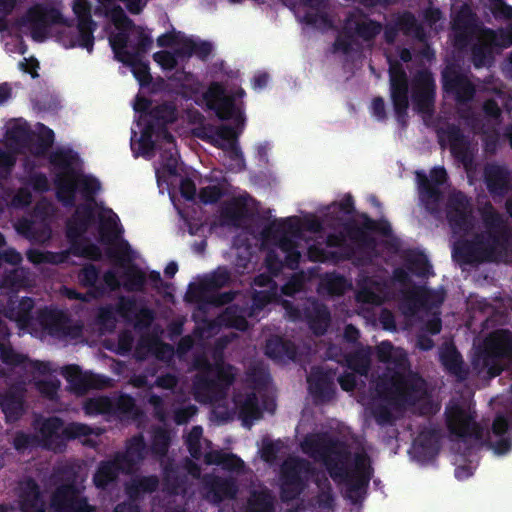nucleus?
<instances>
[{
	"label": "nucleus",
	"instance_id": "18",
	"mask_svg": "<svg viewBox=\"0 0 512 512\" xmlns=\"http://www.w3.org/2000/svg\"><path fill=\"white\" fill-rule=\"evenodd\" d=\"M204 97L207 107L213 110L220 120H234L237 127L244 126L245 117L242 111L236 106L233 97L225 95V90L220 84H213Z\"/></svg>",
	"mask_w": 512,
	"mask_h": 512
},
{
	"label": "nucleus",
	"instance_id": "8",
	"mask_svg": "<svg viewBox=\"0 0 512 512\" xmlns=\"http://www.w3.org/2000/svg\"><path fill=\"white\" fill-rule=\"evenodd\" d=\"M72 11L76 16L77 25L65 27L57 32V41L66 49L80 47L89 53L94 48V32L97 24L92 18V4L89 0H73Z\"/></svg>",
	"mask_w": 512,
	"mask_h": 512
},
{
	"label": "nucleus",
	"instance_id": "19",
	"mask_svg": "<svg viewBox=\"0 0 512 512\" xmlns=\"http://www.w3.org/2000/svg\"><path fill=\"white\" fill-rule=\"evenodd\" d=\"M446 422L449 432L463 441L466 438L483 439V427L460 406H455L447 412Z\"/></svg>",
	"mask_w": 512,
	"mask_h": 512
},
{
	"label": "nucleus",
	"instance_id": "46",
	"mask_svg": "<svg viewBox=\"0 0 512 512\" xmlns=\"http://www.w3.org/2000/svg\"><path fill=\"white\" fill-rule=\"evenodd\" d=\"M100 279V269L92 264H84L77 273L78 283L85 288H93L98 294L102 295L105 292V286L98 283Z\"/></svg>",
	"mask_w": 512,
	"mask_h": 512
},
{
	"label": "nucleus",
	"instance_id": "39",
	"mask_svg": "<svg viewBox=\"0 0 512 512\" xmlns=\"http://www.w3.org/2000/svg\"><path fill=\"white\" fill-rule=\"evenodd\" d=\"M372 349L370 346H360L344 357V364L348 369L360 376H367L371 367Z\"/></svg>",
	"mask_w": 512,
	"mask_h": 512
},
{
	"label": "nucleus",
	"instance_id": "47",
	"mask_svg": "<svg viewBox=\"0 0 512 512\" xmlns=\"http://www.w3.org/2000/svg\"><path fill=\"white\" fill-rule=\"evenodd\" d=\"M124 58H120V62L130 67L131 72L141 86L148 85L152 81L148 62L143 61L136 54H128Z\"/></svg>",
	"mask_w": 512,
	"mask_h": 512
},
{
	"label": "nucleus",
	"instance_id": "14",
	"mask_svg": "<svg viewBox=\"0 0 512 512\" xmlns=\"http://www.w3.org/2000/svg\"><path fill=\"white\" fill-rule=\"evenodd\" d=\"M389 90L396 120L404 127L409 109V79L399 62L389 67Z\"/></svg>",
	"mask_w": 512,
	"mask_h": 512
},
{
	"label": "nucleus",
	"instance_id": "37",
	"mask_svg": "<svg viewBox=\"0 0 512 512\" xmlns=\"http://www.w3.org/2000/svg\"><path fill=\"white\" fill-rule=\"evenodd\" d=\"M48 160L51 166L60 171L58 174L71 178L76 176L74 165L79 161V155L71 148H57L50 153Z\"/></svg>",
	"mask_w": 512,
	"mask_h": 512
},
{
	"label": "nucleus",
	"instance_id": "20",
	"mask_svg": "<svg viewBox=\"0 0 512 512\" xmlns=\"http://www.w3.org/2000/svg\"><path fill=\"white\" fill-rule=\"evenodd\" d=\"M336 371L324 369L323 367H312L307 377L308 389L316 403H327L331 401L336 392L334 380Z\"/></svg>",
	"mask_w": 512,
	"mask_h": 512
},
{
	"label": "nucleus",
	"instance_id": "29",
	"mask_svg": "<svg viewBox=\"0 0 512 512\" xmlns=\"http://www.w3.org/2000/svg\"><path fill=\"white\" fill-rule=\"evenodd\" d=\"M509 170L498 164H489L484 169V182L492 196L504 197L509 191Z\"/></svg>",
	"mask_w": 512,
	"mask_h": 512
},
{
	"label": "nucleus",
	"instance_id": "6",
	"mask_svg": "<svg viewBox=\"0 0 512 512\" xmlns=\"http://www.w3.org/2000/svg\"><path fill=\"white\" fill-rule=\"evenodd\" d=\"M79 469L70 464L57 468L53 474L54 491L50 506L54 512H97L83 495L84 486Z\"/></svg>",
	"mask_w": 512,
	"mask_h": 512
},
{
	"label": "nucleus",
	"instance_id": "30",
	"mask_svg": "<svg viewBox=\"0 0 512 512\" xmlns=\"http://www.w3.org/2000/svg\"><path fill=\"white\" fill-rule=\"evenodd\" d=\"M19 499L21 512H46L40 486L33 478L22 484Z\"/></svg>",
	"mask_w": 512,
	"mask_h": 512
},
{
	"label": "nucleus",
	"instance_id": "51",
	"mask_svg": "<svg viewBox=\"0 0 512 512\" xmlns=\"http://www.w3.org/2000/svg\"><path fill=\"white\" fill-rule=\"evenodd\" d=\"M112 398L109 396H97L88 398L83 405L86 415H105L112 417Z\"/></svg>",
	"mask_w": 512,
	"mask_h": 512
},
{
	"label": "nucleus",
	"instance_id": "17",
	"mask_svg": "<svg viewBox=\"0 0 512 512\" xmlns=\"http://www.w3.org/2000/svg\"><path fill=\"white\" fill-rule=\"evenodd\" d=\"M443 91L452 95L459 105L471 103L476 95V86L469 77L454 65H447L441 72Z\"/></svg>",
	"mask_w": 512,
	"mask_h": 512
},
{
	"label": "nucleus",
	"instance_id": "63",
	"mask_svg": "<svg viewBox=\"0 0 512 512\" xmlns=\"http://www.w3.org/2000/svg\"><path fill=\"white\" fill-rule=\"evenodd\" d=\"M237 128H238L237 126L235 128L230 125L217 126V129H216L217 142L214 147L223 148L222 141H227V142L231 143V147L236 155L241 154V152L237 146V138H238L239 134L242 132V130L237 131ZM241 129H243L242 126H241Z\"/></svg>",
	"mask_w": 512,
	"mask_h": 512
},
{
	"label": "nucleus",
	"instance_id": "21",
	"mask_svg": "<svg viewBox=\"0 0 512 512\" xmlns=\"http://www.w3.org/2000/svg\"><path fill=\"white\" fill-rule=\"evenodd\" d=\"M371 256L372 254L359 252L354 246H346L339 250H327L315 246L309 248L310 259L321 263L338 264L344 261H352L355 266L359 267L369 264Z\"/></svg>",
	"mask_w": 512,
	"mask_h": 512
},
{
	"label": "nucleus",
	"instance_id": "49",
	"mask_svg": "<svg viewBox=\"0 0 512 512\" xmlns=\"http://www.w3.org/2000/svg\"><path fill=\"white\" fill-rule=\"evenodd\" d=\"M73 178L78 185V191H80L86 203H95V195L101 189L100 181L91 175L78 173Z\"/></svg>",
	"mask_w": 512,
	"mask_h": 512
},
{
	"label": "nucleus",
	"instance_id": "23",
	"mask_svg": "<svg viewBox=\"0 0 512 512\" xmlns=\"http://www.w3.org/2000/svg\"><path fill=\"white\" fill-rule=\"evenodd\" d=\"M26 388L22 383H15L0 392V408L7 422H16L24 414Z\"/></svg>",
	"mask_w": 512,
	"mask_h": 512
},
{
	"label": "nucleus",
	"instance_id": "57",
	"mask_svg": "<svg viewBox=\"0 0 512 512\" xmlns=\"http://www.w3.org/2000/svg\"><path fill=\"white\" fill-rule=\"evenodd\" d=\"M471 61L475 68L487 66L492 61V44L482 40L471 46Z\"/></svg>",
	"mask_w": 512,
	"mask_h": 512
},
{
	"label": "nucleus",
	"instance_id": "36",
	"mask_svg": "<svg viewBox=\"0 0 512 512\" xmlns=\"http://www.w3.org/2000/svg\"><path fill=\"white\" fill-rule=\"evenodd\" d=\"M147 445L142 434H138L129 439L124 453L116 455L124 463L125 468L131 472L136 465L145 459Z\"/></svg>",
	"mask_w": 512,
	"mask_h": 512
},
{
	"label": "nucleus",
	"instance_id": "3",
	"mask_svg": "<svg viewBox=\"0 0 512 512\" xmlns=\"http://www.w3.org/2000/svg\"><path fill=\"white\" fill-rule=\"evenodd\" d=\"M379 362L394 364L396 370L383 375L376 384L378 395L397 406L415 405L426 394V382L416 372L410 370L408 357L403 352H394L390 341H382L376 346Z\"/></svg>",
	"mask_w": 512,
	"mask_h": 512
},
{
	"label": "nucleus",
	"instance_id": "40",
	"mask_svg": "<svg viewBox=\"0 0 512 512\" xmlns=\"http://www.w3.org/2000/svg\"><path fill=\"white\" fill-rule=\"evenodd\" d=\"M178 118L177 107L173 102H163L153 106L149 111V119L146 123L152 124L156 129L164 128L174 123Z\"/></svg>",
	"mask_w": 512,
	"mask_h": 512
},
{
	"label": "nucleus",
	"instance_id": "62",
	"mask_svg": "<svg viewBox=\"0 0 512 512\" xmlns=\"http://www.w3.org/2000/svg\"><path fill=\"white\" fill-rule=\"evenodd\" d=\"M302 21L310 26L328 30L334 27L333 21L326 11V8H322L315 11H306L303 15Z\"/></svg>",
	"mask_w": 512,
	"mask_h": 512
},
{
	"label": "nucleus",
	"instance_id": "53",
	"mask_svg": "<svg viewBox=\"0 0 512 512\" xmlns=\"http://www.w3.org/2000/svg\"><path fill=\"white\" fill-rule=\"evenodd\" d=\"M396 24L400 31L405 35L413 34L418 39H423L425 36L423 26L418 23L415 15L410 11H405L396 19Z\"/></svg>",
	"mask_w": 512,
	"mask_h": 512
},
{
	"label": "nucleus",
	"instance_id": "44",
	"mask_svg": "<svg viewBox=\"0 0 512 512\" xmlns=\"http://www.w3.org/2000/svg\"><path fill=\"white\" fill-rule=\"evenodd\" d=\"M213 51V45L209 41H194L192 39H185L182 45L176 50L177 56L192 57L196 56L202 61L208 59Z\"/></svg>",
	"mask_w": 512,
	"mask_h": 512
},
{
	"label": "nucleus",
	"instance_id": "54",
	"mask_svg": "<svg viewBox=\"0 0 512 512\" xmlns=\"http://www.w3.org/2000/svg\"><path fill=\"white\" fill-rule=\"evenodd\" d=\"M71 241V252L77 257H83L92 261H100L102 259V251L98 245L89 242L87 239Z\"/></svg>",
	"mask_w": 512,
	"mask_h": 512
},
{
	"label": "nucleus",
	"instance_id": "24",
	"mask_svg": "<svg viewBox=\"0 0 512 512\" xmlns=\"http://www.w3.org/2000/svg\"><path fill=\"white\" fill-rule=\"evenodd\" d=\"M345 25L346 29L353 25L355 35L365 42L373 41L383 30L381 22L368 18V15L359 8L348 13Z\"/></svg>",
	"mask_w": 512,
	"mask_h": 512
},
{
	"label": "nucleus",
	"instance_id": "25",
	"mask_svg": "<svg viewBox=\"0 0 512 512\" xmlns=\"http://www.w3.org/2000/svg\"><path fill=\"white\" fill-rule=\"evenodd\" d=\"M121 473L128 474L131 471L127 470L124 463L115 455L113 459L103 460L98 464L93 475V483L96 488L105 490L117 481Z\"/></svg>",
	"mask_w": 512,
	"mask_h": 512
},
{
	"label": "nucleus",
	"instance_id": "50",
	"mask_svg": "<svg viewBox=\"0 0 512 512\" xmlns=\"http://www.w3.org/2000/svg\"><path fill=\"white\" fill-rule=\"evenodd\" d=\"M247 316V312L243 313L242 309L233 305L226 308L221 316V320L225 326L244 332L249 327Z\"/></svg>",
	"mask_w": 512,
	"mask_h": 512
},
{
	"label": "nucleus",
	"instance_id": "15",
	"mask_svg": "<svg viewBox=\"0 0 512 512\" xmlns=\"http://www.w3.org/2000/svg\"><path fill=\"white\" fill-rule=\"evenodd\" d=\"M445 213L454 233H467L473 228L472 204L464 192L454 190L449 193Z\"/></svg>",
	"mask_w": 512,
	"mask_h": 512
},
{
	"label": "nucleus",
	"instance_id": "26",
	"mask_svg": "<svg viewBox=\"0 0 512 512\" xmlns=\"http://www.w3.org/2000/svg\"><path fill=\"white\" fill-rule=\"evenodd\" d=\"M510 427V421L504 414L497 413L491 426V433L497 437L496 441H492L490 438V432L485 440V444L492 448L498 455H504L508 453L512 448V439L508 435Z\"/></svg>",
	"mask_w": 512,
	"mask_h": 512
},
{
	"label": "nucleus",
	"instance_id": "1",
	"mask_svg": "<svg viewBox=\"0 0 512 512\" xmlns=\"http://www.w3.org/2000/svg\"><path fill=\"white\" fill-rule=\"evenodd\" d=\"M304 448L312 457L323 462L329 476L335 482L346 484L347 497L353 504L364 500L374 473L370 457L365 451L354 453L351 469L349 463L352 452L345 442L337 438L326 435L307 438L304 441Z\"/></svg>",
	"mask_w": 512,
	"mask_h": 512
},
{
	"label": "nucleus",
	"instance_id": "43",
	"mask_svg": "<svg viewBox=\"0 0 512 512\" xmlns=\"http://www.w3.org/2000/svg\"><path fill=\"white\" fill-rule=\"evenodd\" d=\"M56 187V198L65 207H73L76 201V193L78 185L74 178L66 176L65 174H56L54 179Z\"/></svg>",
	"mask_w": 512,
	"mask_h": 512
},
{
	"label": "nucleus",
	"instance_id": "5",
	"mask_svg": "<svg viewBox=\"0 0 512 512\" xmlns=\"http://www.w3.org/2000/svg\"><path fill=\"white\" fill-rule=\"evenodd\" d=\"M362 220L359 223L355 219H349L342 225V231L329 233L326 236V246L329 248L344 249L346 246H354L359 252L372 254L378 245L373 234L383 237L392 235V227L385 218L375 220L367 213H359Z\"/></svg>",
	"mask_w": 512,
	"mask_h": 512
},
{
	"label": "nucleus",
	"instance_id": "59",
	"mask_svg": "<svg viewBox=\"0 0 512 512\" xmlns=\"http://www.w3.org/2000/svg\"><path fill=\"white\" fill-rule=\"evenodd\" d=\"M246 206L238 199H233L226 203L221 209V218L224 222L237 226L245 217Z\"/></svg>",
	"mask_w": 512,
	"mask_h": 512
},
{
	"label": "nucleus",
	"instance_id": "35",
	"mask_svg": "<svg viewBox=\"0 0 512 512\" xmlns=\"http://www.w3.org/2000/svg\"><path fill=\"white\" fill-rule=\"evenodd\" d=\"M305 317L314 334L318 336L325 334L331 321L328 307L318 301H313L305 308Z\"/></svg>",
	"mask_w": 512,
	"mask_h": 512
},
{
	"label": "nucleus",
	"instance_id": "52",
	"mask_svg": "<svg viewBox=\"0 0 512 512\" xmlns=\"http://www.w3.org/2000/svg\"><path fill=\"white\" fill-rule=\"evenodd\" d=\"M0 361L7 366L27 368L29 358L24 354L17 353L10 345L9 339H0Z\"/></svg>",
	"mask_w": 512,
	"mask_h": 512
},
{
	"label": "nucleus",
	"instance_id": "11",
	"mask_svg": "<svg viewBox=\"0 0 512 512\" xmlns=\"http://www.w3.org/2000/svg\"><path fill=\"white\" fill-rule=\"evenodd\" d=\"M512 359V331L500 329L484 341V347L476 351L473 365L487 369L490 377L499 376L503 368L498 359Z\"/></svg>",
	"mask_w": 512,
	"mask_h": 512
},
{
	"label": "nucleus",
	"instance_id": "13",
	"mask_svg": "<svg viewBox=\"0 0 512 512\" xmlns=\"http://www.w3.org/2000/svg\"><path fill=\"white\" fill-rule=\"evenodd\" d=\"M33 40L43 42L48 38L53 25L73 27V19H66L61 11L53 6L36 4L30 7L24 17Z\"/></svg>",
	"mask_w": 512,
	"mask_h": 512
},
{
	"label": "nucleus",
	"instance_id": "60",
	"mask_svg": "<svg viewBox=\"0 0 512 512\" xmlns=\"http://www.w3.org/2000/svg\"><path fill=\"white\" fill-rule=\"evenodd\" d=\"M231 274L226 268H219L213 272L209 277L205 278L200 287L203 291L212 292L217 291L229 284Z\"/></svg>",
	"mask_w": 512,
	"mask_h": 512
},
{
	"label": "nucleus",
	"instance_id": "27",
	"mask_svg": "<svg viewBox=\"0 0 512 512\" xmlns=\"http://www.w3.org/2000/svg\"><path fill=\"white\" fill-rule=\"evenodd\" d=\"M93 203L80 204L67 222L66 234L69 240L82 237L95 220Z\"/></svg>",
	"mask_w": 512,
	"mask_h": 512
},
{
	"label": "nucleus",
	"instance_id": "33",
	"mask_svg": "<svg viewBox=\"0 0 512 512\" xmlns=\"http://www.w3.org/2000/svg\"><path fill=\"white\" fill-rule=\"evenodd\" d=\"M62 375L72 388L78 393H86L90 389L97 388L98 377L94 374L82 372L78 365H67L63 368Z\"/></svg>",
	"mask_w": 512,
	"mask_h": 512
},
{
	"label": "nucleus",
	"instance_id": "41",
	"mask_svg": "<svg viewBox=\"0 0 512 512\" xmlns=\"http://www.w3.org/2000/svg\"><path fill=\"white\" fill-rule=\"evenodd\" d=\"M265 354L272 359L282 360L287 358L294 360L297 348L292 341L275 336L266 341Z\"/></svg>",
	"mask_w": 512,
	"mask_h": 512
},
{
	"label": "nucleus",
	"instance_id": "2",
	"mask_svg": "<svg viewBox=\"0 0 512 512\" xmlns=\"http://www.w3.org/2000/svg\"><path fill=\"white\" fill-rule=\"evenodd\" d=\"M479 212L487 232L455 246L453 257L462 264L495 262L506 253L511 243L512 229L504 215L491 202H486Z\"/></svg>",
	"mask_w": 512,
	"mask_h": 512
},
{
	"label": "nucleus",
	"instance_id": "28",
	"mask_svg": "<svg viewBox=\"0 0 512 512\" xmlns=\"http://www.w3.org/2000/svg\"><path fill=\"white\" fill-rule=\"evenodd\" d=\"M442 133L446 136L451 154L459 162L467 165L472 161V154L470 152V143L464 135L461 128L456 124H449Z\"/></svg>",
	"mask_w": 512,
	"mask_h": 512
},
{
	"label": "nucleus",
	"instance_id": "31",
	"mask_svg": "<svg viewBox=\"0 0 512 512\" xmlns=\"http://www.w3.org/2000/svg\"><path fill=\"white\" fill-rule=\"evenodd\" d=\"M417 456L424 461L434 459L440 451V435L437 429L425 428L420 431L414 444Z\"/></svg>",
	"mask_w": 512,
	"mask_h": 512
},
{
	"label": "nucleus",
	"instance_id": "12",
	"mask_svg": "<svg viewBox=\"0 0 512 512\" xmlns=\"http://www.w3.org/2000/svg\"><path fill=\"white\" fill-rule=\"evenodd\" d=\"M311 464L299 457L285 460L280 467L279 494L283 503H289L300 497L307 488V478L303 474L309 473Z\"/></svg>",
	"mask_w": 512,
	"mask_h": 512
},
{
	"label": "nucleus",
	"instance_id": "42",
	"mask_svg": "<svg viewBox=\"0 0 512 512\" xmlns=\"http://www.w3.org/2000/svg\"><path fill=\"white\" fill-rule=\"evenodd\" d=\"M275 503L276 498L269 489L252 490L245 512H275Z\"/></svg>",
	"mask_w": 512,
	"mask_h": 512
},
{
	"label": "nucleus",
	"instance_id": "10",
	"mask_svg": "<svg viewBox=\"0 0 512 512\" xmlns=\"http://www.w3.org/2000/svg\"><path fill=\"white\" fill-rule=\"evenodd\" d=\"M419 203L435 218L442 215L444 192L441 187L448 181V174L443 166L433 167L429 175L424 171L415 172Z\"/></svg>",
	"mask_w": 512,
	"mask_h": 512
},
{
	"label": "nucleus",
	"instance_id": "58",
	"mask_svg": "<svg viewBox=\"0 0 512 512\" xmlns=\"http://www.w3.org/2000/svg\"><path fill=\"white\" fill-rule=\"evenodd\" d=\"M35 302L31 297H23L15 308L10 310L9 317L14 319L21 325H28L32 319V311L34 309Z\"/></svg>",
	"mask_w": 512,
	"mask_h": 512
},
{
	"label": "nucleus",
	"instance_id": "34",
	"mask_svg": "<svg viewBox=\"0 0 512 512\" xmlns=\"http://www.w3.org/2000/svg\"><path fill=\"white\" fill-rule=\"evenodd\" d=\"M235 405L238 409V417L242 421V425L250 429L255 420H259L263 416V412L259 406V399L254 392L247 393L243 399L236 398Z\"/></svg>",
	"mask_w": 512,
	"mask_h": 512
},
{
	"label": "nucleus",
	"instance_id": "55",
	"mask_svg": "<svg viewBox=\"0 0 512 512\" xmlns=\"http://www.w3.org/2000/svg\"><path fill=\"white\" fill-rule=\"evenodd\" d=\"M157 129L152 125L146 123L141 131L140 138L138 140L139 143V152H134V157H138L140 154L142 156H152L156 149V143L153 140L154 135H156ZM133 147V144L131 145ZM134 150V148H132Z\"/></svg>",
	"mask_w": 512,
	"mask_h": 512
},
{
	"label": "nucleus",
	"instance_id": "9",
	"mask_svg": "<svg viewBox=\"0 0 512 512\" xmlns=\"http://www.w3.org/2000/svg\"><path fill=\"white\" fill-rule=\"evenodd\" d=\"M92 432L87 424L71 422L65 426L62 418L51 416L42 421L39 440L42 448L61 453L66 449L68 441L90 436Z\"/></svg>",
	"mask_w": 512,
	"mask_h": 512
},
{
	"label": "nucleus",
	"instance_id": "45",
	"mask_svg": "<svg viewBox=\"0 0 512 512\" xmlns=\"http://www.w3.org/2000/svg\"><path fill=\"white\" fill-rule=\"evenodd\" d=\"M441 363L445 370L459 379L463 380L467 376V370L464 368V362L459 351L453 346L447 348L440 355Z\"/></svg>",
	"mask_w": 512,
	"mask_h": 512
},
{
	"label": "nucleus",
	"instance_id": "48",
	"mask_svg": "<svg viewBox=\"0 0 512 512\" xmlns=\"http://www.w3.org/2000/svg\"><path fill=\"white\" fill-rule=\"evenodd\" d=\"M112 417L134 418L138 415L135 399L129 394H120L112 399Z\"/></svg>",
	"mask_w": 512,
	"mask_h": 512
},
{
	"label": "nucleus",
	"instance_id": "61",
	"mask_svg": "<svg viewBox=\"0 0 512 512\" xmlns=\"http://www.w3.org/2000/svg\"><path fill=\"white\" fill-rule=\"evenodd\" d=\"M321 284L330 295L341 296L348 289L349 284L345 276L336 272L327 273L321 280Z\"/></svg>",
	"mask_w": 512,
	"mask_h": 512
},
{
	"label": "nucleus",
	"instance_id": "32",
	"mask_svg": "<svg viewBox=\"0 0 512 512\" xmlns=\"http://www.w3.org/2000/svg\"><path fill=\"white\" fill-rule=\"evenodd\" d=\"M37 320L48 334L56 336L66 333L69 319L64 311L45 307L38 311Z\"/></svg>",
	"mask_w": 512,
	"mask_h": 512
},
{
	"label": "nucleus",
	"instance_id": "64",
	"mask_svg": "<svg viewBox=\"0 0 512 512\" xmlns=\"http://www.w3.org/2000/svg\"><path fill=\"white\" fill-rule=\"evenodd\" d=\"M170 441V434L166 429L162 427L156 428L151 439L152 453L160 457L165 456L168 453Z\"/></svg>",
	"mask_w": 512,
	"mask_h": 512
},
{
	"label": "nucleus",
	"instance_id": "38",
	"mask_svg": "<svg viewBox=\"0 0 512 512\" xmlns=\"http://www.w3.org/2000/svg\"><path fill=\"white\" fill-rule=\"evenodd\" d=\"M159 487L157 475L135 476L125 486V492L130 500L137 501L144 494L155 492Z\"/></svg>",
	"mask_w": 512,
	"mask_h": 512
},
{
	"label": "nucleus",
	"instance_id": "4",
	"mask_svg": "<svg viewBox=\"0 0 512 512\" xmlns=\"http://www.w3.org/2000/svg\"><path fill=\"white\" fill-rule=\"evenodd\" d=\"M261 235L275 246L267 251L264 260L270 274L278 276L283 268L298 269L301 253L296 239L301 236V223L297 216L275 219L263 228Z\"/></svg>",
	"mask_w": 512,
	"mask_h": 512
},
{
	"label": "nucleus",
	"instance_id": "22",
	"mask_svg": "<svg viewBox=\"0 0 512 512\" xmlns=\"http://www.w3.org/2000/svg\"><path fill=\"white\" fill-rule=\"evenodd\" d=\"M202 483L206 491V498L217 505L225 500L235 499L239 491L237 481L232 477L206 474Z\"/></svg>",
	"mask_w": 512,
	"mask_h": 512
},
{
	"label": "nucleus",
	"instance_id": "56",
	"mask_svg": "<svg viewBox=\"0 0 512 512\" xmlns=\"http://www.w3.org/2000/svg\"><path fill=\"white\" fill-rule=\"evenodd\" d=\"M123 278L122 286L127 292L144 291L147 277L141 269L131 267L124 272Z\"/></svg>",
	"mask_w": 512,
	"mask_h": 512
},
{
	"label": "nucleus",
	"instance_id": "16",
	"mask_svg": "<svg viewBox=\"0 0 512 512\" xmlns=\"http://www.w3.org/2000/svg\"><path fill=\"white\" fill-rule=\"evenodd\" d=\"M436 83L428 68L417 70L411 80V99L415 110L423 114L434 111Z\"/></svg>",
	"mask_w": 512,
	"mask_h": 512
},
{
	"label": "nucleus",
	"instance_id": "7",
	"mask_svg": "<svg viewBox=\"0 0 512 512\" xmlns=\"http://www.w3.org/2000/svg\"><path fill=\"white\" fill-rule=\"evenodd\" d=\"M199 372L194 377L195 390L209 402H217L226 398L235 381L233 366L222 360L209 362L203 359L197 362Z\"/></svg>",
	"mask_w": 512,
	"mask_h": 512
}]
</instances>
